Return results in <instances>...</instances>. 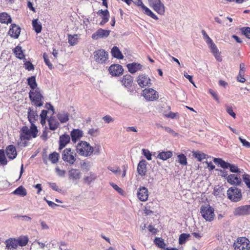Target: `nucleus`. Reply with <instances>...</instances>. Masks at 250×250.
Masks as SVG:
<instances>
[{
  "instance_id": "nucleus-62",
  "label": "nucleus",
  "mask_w": 250,
  "mask_h": 250,
  "mask_svg": "<svg viewBox=\"0 0 250 250\" xmlns=\"http://www.w3.org/2000/svg\"><path fill=\"white\" fill-rule=\"evenodd\" d=\"M246 71L245 65L244 63H241L240 64V70H239V75H244L245 72Z\"/></svg>"
},
{
  "instance_id": "nucleus-26",
  "label": "nucleus",
  "mask_w": 250,
  "mask_h": 250,
  "mask_svg": "<svg viewBox=\"0 0 250 250\" xmlns=\"http://www.w3.org/2000/svg\"><path fill=\"white\" fill-rule=\"evenodd\" d=\"M133 83L132 77L130 75H125L124 76L122 80V83L125 87L129 88L131 87Z\"/></svg>"
},
{
  "instance_id": "nucleus-32",
  "label": "nucleus",
  "mask_w": 250,
  "mask_h": 250,
  "mask_svg": "<svg viewBox=\"0 0 250 250\" xmlns=\"http://www.w3.org/2000/svg\"><path fill=\"white\" fill-rule=\"evenodd\" d=\"M111 53L113 57L118 59H123L124 56L119 49L117 46H114L111 51Z\"/></svg>"
},
{
  "instance_id": "nucleus-20",
  "label": "nucleus",
  "mask_w": 250,
  "mask_h": 250,
  "mask_svg": "<svg viewBox=\"0 0 250 250\" xmlns=\"http://www.w3.org/2000/svg\"><path fill=\"white\" fill-rule=\"evenodd\" d=\"M21 32V28L15 24H12L8 32L10 36L15 39L19 37Z\"/></svg>"
},
{
  "instance_id": "nucleus-51",
  "label": "nucleus",
  "mask_w": 250,
  "mask_h": 250,
  "mask_svg": "<svg viewBox=\"0 0 250 250\" xmlns=\"http://www.w3.org/2000/svg\"><path fill=\"white\" fill-rule=\"evenodd\" d=\"M208 45L210 51L212 54L216 53L219 51L217 46L213 42Z\"/></svg>"
},
{
  "instance_id": "nucleus-25",
  "label": "nucleus",
  "mask_w": 250,
  "mask_h": 250,
  "mask_svg": "<svg viewBox=\"0 0 250 250\" xmlns=\"http://www.w3.org/2000/svg\"><path fill=\"white\" fill-rule=\"evenodd\" d=\"M126 66L128 69V71L132 74H134L137 71L141 70L142 65L139 63L133 62L127 64Z\"/></svg>"
},
{
  "instance_id": "nucleus-10",
  "label": "nucleus",
  "mask_w": 250,
  "mask_h": 250,
  "mask_svg": "<svg viewBox=\"0 0 250 250\" xmlns=\"http://www.w3.org/2000/svg\"><path fill=\"white\" fill-rule=\"evenodd\" d=\"M94 60L99 63H104L108 58V53L104 49H99L93 53Z\"/></svg>"
},
{
  "instance_id": "nucleus-59",
  "label": "nucleus",
  "mask_w": 250,
  "mask_h": 250,
  "mask_svg": "<svg viewBox=\"0 0 250 250\" xmlns=\"http://www.w3.org/2000/svg\"><path fill=\"white\" fill-rule=\"evenodd\" d=\"M44 200H45L46 202V203L48 204V205L49 207H50L51 208H52L53 209H55L56 208V207H59V206H61L62 207H63V206H60L59 205L54 203V202H53L51 201H49V200H47L45 197L44 198Z\"/></svg>"
},
{
  "instance_id": "nucleus-30",
  "label": "nucleus",
  "mask_w": 250,
  "mask_h": 250,
  "mask_svg": "<svg viewBox=\"0 0 250 250\" xmlns=\"http://www.w3.org/2000/svg\"><path fill=\"white\" fill-rule=\"evenodd\" d=\"M11 22V18L7 13L3 12L0 14V22L8 24Z\"/></svg>"
},
{
  "instance_id": "nucleus-43",
  "label": "nucleus",
  "mask_w": 250,
  "mask_h": 250,
  "mask_svg": "<svg viewBox=\"0 0 250 250\" xmlns=\"http://www.w3.org/2000/svg\"><path fill=\"white\" fill-rule=\"evenodd\" d=\"M190 237L189 234L187 233H182L180 234L179 238V243L180 245H182L185 243L186 241L188 239V238Z\"/></svg>"
},
{
  "instance_id": "nucleus-49",
  "label": "nucleus",
  "mask_w": 250,
  "mask_h": 250,
  "mask_svg": "<svg viewBox=\"0 0 250 250\" xmlns=\"http://www.w3.org/2000/svg\"><path fill=\"white\" fill-rule=\"evenodd\" d=\"M77 35H74L73 36L69 35H68V42L71 45H74L77 44Z\"/></svg>"
},
{
  "instance_id": "nucleus-50",
  "label": "nucleus",
  "mask_w": 250,
  "mask_h": 250,
  "mask_svg": "<svg viewBox=\"0 0 250 250\" xmlns=\"http://www.w3.org/2000/svg\"><path fill=\"white\" fill-rule=\"evenodd\" d=\"M88 134L90 136L93 137H96L99 134V128H90L88 131Z\"/></svg>"
},
{
  "instance_id": "nucleus-58",
  "label": "nucleus",
  "mask_w": 250,
  "mask_h": 250,
  "mask_svg": "<svg viewBox=\"0 0 250 250\" xmlns=\"http://www.w3.org/2000/svg\"><path fill=\"white\" fill-rule=\"evenodd\" d=\"M142 151H143V155L146 157V158L147 159V160H151L152 155H151L150 152L148 150L146 149H143Z\"/></svg>"
},
{
  "instance_id": "nucleus-53",
  "label": "nucleus",
  "mask_w": 250,
  "mask_h": 250,
  "mask_svg": "<svg viewBox=\"0 0 250 250\" xmlns=\"http://www.w3.org/2000/svg\"><path fill=\"white\" fill-rule=\"evenodd\" d=\"M48 184L50 187L54 190L58 191L59 193H61L62 189L58 188V186L55 183L49 182Z\"/></svg>"
},
{
  "instance_id": "nucleus-24",
  "label": "nucleus",
  "mask_w": 250,
  "mask_h": 250,
  "mask_svg": "<svg viewBox=\"0 0 250 250\" xmlns=\"http://www.w3.org/2000/svg\"><path fill=\"white\" fill-rule=\"evenodd\" d=\"M227 182L232 185H239L241 182V178L235 174H230L227 177Z\"/></svg>"
},
{
  "instance_id": "nucleus-31",
  "label": "nucleus",
  "mask_w": 250,
  "mask_h": 250,
  "mask_svg": "<svg viewBox=\"0 0 250 250\" xmlns=\"http://www.w3.org/2000/svg\"><path fill=\"white\" fill-rule=\"evenodd\" d=\"M6 247L8 249H16L18 247L17 239H9L6 241Z\"/></svg>"
},
{
  "instance_id": "nucleus-64",
  "label": "nucleus",
  "mask_w": 250,
  "mask_h": 250,
  "mask_svg": "<svg viewBox=\"0 0 250 250\" xmlns=\"http://www.w3.org/2000/svg\"><path fill=\"white\" fill-rule=\"evenodd\" d=\"M103 119L105 123L108 124L111 122H113L114 121V119L109 115H106L104 116L103 118Z\"/></svg>"
},
{
  "instance_id": "nucleus-61",
  "label": "nucleus",
  "mask_w": 250,
  "mask_h": 250,
  "mask_svg": "<svg viewBox=\"0 0 250 250\" xmlns=\"http://www.w3.org/2000/svg\"><path fill=\"white\" fill-rule=\"evenodd\" d=\"M110 184L112 186V187L115 190H116L118 193H119L120 194L123 193V189L121 188H119L117 185H116L115 184H114L113 183H111Z\"/></svg>"
},
{
  "instance_id": "nucleus-13",
  "label": "nucleus",
  "mask_w": 250,
  "mask_h": 250,
  "mask_svg": "<svg viewBox=\"0 0 250 250\" xmlns=\"http://www.w3.org/2000/svg\"><path fill=\"white\" fill-rule=\"evenodd\" d=\"M110 32V30L99 28L95 33L92 34L91 38L94 40H97L99 39H105L109 36Z\"/></svg>"
},
{
  "instance_id": "nucleus-46",
  "label": "nucleus",
  "mask_w": 250,
  "mask_h": 250,
  "mask_svg": "<svg viewBox=\"0 0 250 250\" xmlns=\"http://www.w3.org/2000/svg\"><path fill=\"white\" fill-rule=\"evenodd\" d=\"M156 245H157L159 248L164 249L166 244L164 241V240L161 238H156L154 241Z\"/></svg>"
},
{
  "instance_id": "nucleus-41",
  "label": "nucleus",
  "mask_w": 250,
  "mask_h": 250,
  "mask_svg": "<svg viewBox=\"0 0 250 250\" xmlns=\"http://www.w3.org/2000/svg\"><path fill=\"white\" fill-rule=\"evenodd\" d=\"M7 164V160L5 157L4 150L0 149V165L5 166Z\"/></svg>"
},
{
  "instance_id": "nucleus-52",
  "label": "nucleus",
  "mask_w": 250,
  "mask_h": 250,
  "mask_svg": "<svg viewBox=\"0 0 250 250\" xmlns=\"http://www.w3.org/2000/svg\"><path fill=\"white\" fill-rule=\"evenodd\" d=\"M43 57L44 61L46 65H47L48 66V68L50 69H51V70L53 68V65L50 62L48 57V56L45 53H44L43 54Z\"/></svg>"
},
{
  "instance_id": "nucleus-40",
  "label": "nucleus",
  "mask_w": 250,
  "mask_h": 250,
  "mask_svg": "<svg viewBox=\"0 0 250 250\" xmlns=\"http://www.w3.org/2000/svg\"><path fill=\"white\" fill-rule=\"evenodd\" d=\"M17 240L18 245L21 247L25 246L28 242V238L27 236L20 237Z\"/></svg>"
},
{
  "instance_id": "nucleus-21",
  "label": "nucleus",
  "mask_w": 250,
  "mask_h": 250,
  "mask_svg": "<svg viewBox=\"0 0 250 250\" xmlns=\"http://www.w3.org/2000/svg\"><path fill=\"white\" fill-rule=\"evenodd\" d=\"M72 141L75 143L83 136V132L79 129H73L70 133Z\"/></svg>"
},
{
  "instance_id": "nucleus-48",
  "label": "nucleus",
  "mask_w": 250,
  "mask_h": 250,
  "mask_svg": "<svg viewBox=\"0 0 250 250\" xmlns=\"http://www.w3.org/2000/svg\"><path fill=\"white\" fill-rule=\"evenodd\" d=\"M24 65L25 68L28 71L33 70L34 69V66L30 61H26L25 58L23 59Z\"/></svg>"
},
{
  "instance_id": "nucleus-55",
  "label": "nucleus",
  "mask_w": 250,
  "mask_h": 250,
  "mask_svg": "<svg viewBox=\"0 0 250 250\" xmlns=\"http://www.w3.org/2000/svg\"><path fill=\"white\" fill-rule=\"evenodd\" d=\"M202 34L203 36L204 39L206 40V43L208 44L210 43H211L213 41L211 39V38L208 35L206 32L204 30H202L201 31Z\"/></svg>"
},
{
  "instance_id": "nucleus-4",
  "label": "nucleus",
  "mask_w": 250,
  "mask_h": 250,
  "mask_svg": "<svg viewBox=\"0 0 250 250\" xmlns=\"http://www.w3.org/2000/svg\"><path fill=\"white\" fill-rule=\"evenodd\" d=\"M76 153L70 148L64 149L62 153V159L69 165H73L76 160Z\"/></svg>"
},
{
  "instance_id": "nucleus-8",
  "label": "nucleus",
  "mask_w": 250,
  "mask_h": 250,
  "mask_svg": "<svg viewBox=\"0 0 250 250\" xmlns=\"http://www.w3.org/2000/svg\"><path fill=\"white\" fill-rule=\"evenodd\" d=\"M200 212L203 217L208 221H211L214 217V208L210 206H202L200 208Z\"/></svg>"
},
{
  "instance_id": "nucleus-56",
  "label": "nucleus",
  "mask_w": 250,
  "mask_h": 250,
  "mask_svg": "<svg viewBox=\"0 0 250 250\" xmlns=\"http://www.w3.org/2000/svg\"><path fill=\"white\" fill-rule=\"evenodd\" d=\"M224 188L220 187H216L214 188L213 194L216 196L221 197V193L223 191Z\"/></svg>"
},
{
  "instance_id": "nucleus-47",
  "label": "nucleus",
  "mask_w": 250,
  "mask_h": 250,
  "mask_svg": "<svg viewBox=\"0 0 250 250\" xmlns=\"http://www.w3.org/2000/svg\"><path fill=\"white\" fill-rule=\"evenodd\" d=\"M96 179V176L94 174L90 172V176H85L84 177V182L85 183H87L88 185L90 184L91 182L95 180Z\"/></svg>"
},
{
  "instance_id": "nucleus-18",
  "label": "nucleus",
  "mask_w": 250,
  "mask_h": 250,
  "mask_svg": "<svg viewBox=\"0 0 250 250\" xmlns=\"http://www.w3.org/2000/svg\"><path fill=\"white\" fill-rule=\"evenodd\" d=\"M70 141V137L69 135L64 134L59 137V149L61 150L64 148Z\"/></svg>"
},
{
  "instance_id": "nucleus-12",
  "label": "nucleus",
  "mask_w": 250,
  "mask_h": 250,
  "mask_svg": "<svg viewBox=\"0 0 250 250\" xmlns=\"http://www.w3.org/2000/svg\"><path fill=\"white\" fill-rule=\"evenodd\" d=\"M143 96L149 101H153L158 99V92L152 88L145 89L143 90Z\"/></svg>"
},
{
  "instance_id": "nucleus-2",
  "label": "nucleus",
  "mask_w": 250,
  "mask_h": 250,
  "mask_svg": "<svg viewBox=\"0 0 250 250\" xmlns=\"http://www.w3.org/2000/svg\"><path fill=\"white\" fill-rule=\"evenodd\" d=\"M29 97L32 104L34 106L40 107L43 105V96L39 88H37L34 90H30L29 92Z\"/></svg>"
},
{
  "instance_id": "nucleus-6",
  "label": "nucleus",
  "mask_w": 250,
  "mask_h": 250,
  "mask_svg": "<svg viewBox=\"0 0 250 250\" xmlns=\"http://www.w3.org/2000/svg\"><path fill=\"white\" fill-rule=\"evenodd\" d=\"M228 198L233 202L240 201L242 197L241 189L235 187H231L227 190Z\"/></svg>"
},
{
  "instance_id": "nucleus-36",
  "label": "nucleus",
  "mask_w": 250,
  "mask_h": 250,
  "mask_svg": "<svg viewBox=\"0 0 250 250\" xmlns=\"http://www.w3.org/2000/svg\"><path fill=\"white\" fill-rule=\"evenodd\" d=\"M142 9L144 11V13L150 17L152 19L157 20L158 19V17L154 14L148 7L146 6L144 4L141 6Z\"/></svg>"
},
{
  "instance_id": "nucleus-5",
  "label": "nucleus",
  "mask_w": 250,
  "mask_h": 250,
  "mask_svg": "<svg viewBox=\"0 0 250 250\" xmlns=\"http://www.w3.org/2000/svg\"><path fill=\"white\" fill-rule=\"evenodd\" d=\"M213 162L217 165H219L222 168L224 169L229 168L230 172L233 173L240 172L239 169L237 166L234 164H231L223 160L221 158H215L213 159Z\"/></svg>"
},
{
  "instance_id": "nucleus-34",
  "label": "nucleus",
  "mask_w": 250,
  "mask_h": 250,
  "mask_svg": "<svg viewBox=\"0 0 250 250\" xmlns=\"http://www.w3.org/2000/svg\"><path fill=\"white\" fill-rule=\"evenodd\" d=\"M12 193L15 195H19L21 197H24L26 195L27 191L26 189L23 187L21 186L17 188L12 192Z\"/></svg>"
},
{
  "instance_id": "nucleus-63",
  "label": "nucleus",
  "mask_w": 250,
  "mask_h": 250,
  "mask_svg": "<svg viewBox=\"0 0 250 250\" xmlns=\"http://www.w3.org/2000/svg\"><path fill=\"white\" fill-rule=\"evenodd\" d=\"M56 172L57 174L60 177H64L65 174V171L64 170L60 169L58 167L55 168Z\"/></svg>"
},
{
  "instance_id": "nucleus-29",
  "label": "nucleus",
  "mask_w": 250,
  "mask_h": 250,
  "mask_svg": "<svg viewBox=\"0 0 250 250\" xmlns=\"http://www.w3.org/2000/svg\"><path fill=\"white\" fill-rule=\"evenodd\" d=\"M172 156V152L171 151H162L157 155V158L165 161L171 158Z\"/></svg>"
},
{
  "instance_id": "nucleus-35",
  "label": "nucleus",
  "mask_w": 250,
  "mask_h": 250,
  "mask_svg": "<svg viewBox=\"0 0 250 250\" xmlns=\"http://www.w3.org/2000/svg\"><path fill=\"white\" fill-rule=\"evenodd\" d=\"M27 81L28 85L31 88V90H35L37 88H38L35 76H33L31 77H29Z\"/></svg>"
},
{
  "instance_id": "nucleus-22",
  "label": "nucleus",
  "mask_w": 250,
  "mask_h": 250,
  "mask_svg": "<svg viewBox=\"0 0 250 250\" xmlns=\"http://www.w3.org/2000/svg\"><path fill=\"white\" fill-rule=\"evenodd\" d=\"M28 119L31 125L34 124L35 121L38 119V115L36 111L32 110L31 107L28 108Z\"/></svg>"
},
{
  "instance_id": "nucleus-60",
  "label": "nucleus",
  "mask_w": 250,
  "mask_h": 250,
  "mask_svg": "<svg viewBox=\"0 0 250 250\" xmlns=\"http://www.w3.org/2000/svg\"><path fill=\"white\" fill-rule=\"evenodd\" d=\"M239 140H240V141L242 144V145L244 146L247 148L250 147V143L247 141L246 140L242 138L241 137H239Z\"/></svg>"
},
{
  "instance_id": "nucleus-3",
  "label": "nucleus",
  "mask_w": 250,
  "mask_h": 250,
  "mask_svg": "<svg viewBox=\"0 0 250 250\" xmlns=\"http://www.w3.org/2000/svg\"><path fill=\"white\" fill-rule=\"evenodd\" d=\"M77 152L81 156L88 157L91 155L94 151L93 147L85 141H81L76 146Z\"/></svg>"
},
{
  "instance_id": "nucleus-39",
  "label": "nucleus",
  "mask_w": 250,
  "mask_h": 250,
  "mask_svg": "<svg viewBox=\"0 0 250 250\" xmlns=\"http://www.w3.org/2000/svg\"><path fill=\"white\" fill-rule=\"evenodd\" d=\"M97 14L102 18V19H109L110 16L109 11L106 9L103 10L102 9L99 10L97 12Z\"/></svg>"
},
{
  "instance_id": "nucleus-19",
  "label": "nucleus",
  "mask_w": 250,
  "mask_h": 250,
  "mask_svg": "<svg viewBox=\"0 0 250 250\" xmlns=\"http://www.w3.org/2000/svg\"><path fill=\"white\" fill-rule=\"evenodd\" d=\"M81 177V172L79 169L71 168L68 170V178L73 181L79 180Z\"/></svg>"
},
{
  "instance_id": "nucleus-42",
  "label": "nucleus",
  "mask_w": 250,
  "mask_h": 250,
  "mask_svg": "<svg viewBox=\"0 0 250 250\" xmlns=\"http://www.w3.org/2000/svg\"><path fill=\"white\" fill-rule=\"evenodd\" d=\"M178 162L182 166L187 165V159L186 156L183 154H180L177 156Z\"/></svg>"
},
{
  "instance_id": "nucleus-23",
  "label": "nucleus",
  "mask_w": 250,
  "mask_h": 250,
  "mask_svg": "<svg viewBox=\"0 0 250 250\" xmlns=\"http://www.w3.org/2000/svg\"><path fill=\"white\" fill-rule=\"evenodd\" d=\"M6 153L8 158L11 160L15 159L17 156V151L13 145H9L6 147Z\"/></svg>"
},
{
  "instance_id": "nucleus-38",
  "label": "nucleus",
  "mask_w": 250,
  "mask_h": 250,
  "mask_svg": "<svg viewBox=\"0 0 250 250\" xmlns=\"http://www.w3.org/2000/svg\"><path fill=\"white\" fill-rule=\"evenodd\" d=\"M59 154L56 152H54L49 154L48 159L52 164H56L58 162Z\"/></svg>"
},
{
  "instance_id": "nucleus-54",
  "label": "nucleus",
  "mask_w": 250,
  "mask_h": 250,
  "mask_svg": "<svg viewBox=\"0 0 250 250\" xmlns=\"http://www.w3.org/2000/svg\"><path fill=\"white\" fill-rule=\"evenodd\" d=\"M227 112L233 118H236V114L233 112L232 107L229 106L228 105H225Z\"/></svg>"
},
{
  "instance_id": "nucleus-15",
  "label": "nucleus",
  "mask_w": 250,
  "mask_h": 250,
  "mask_svg": "<svg viewBox=\"0 0 250 250\" xmlns=\"http://www.w3.org/2000/svg\"><path fill=\"white\" fill-rule=\"evenodd\" d=\"M137 196L141 201L145 202L147 200L148 197L147 188L145 187H139L137 190Z\"/></svg>"
},
{
  "instance_id": "nucleus-37",
  "label": "nucleus",
  "mask_w": 250,
  "mask_h": 250,
  "mask_svg": "<svg viewBox=\"0 0 250 250\" xmlns=\"http://www.w3.org/2000/svg\"><path fill=\"white\" fill-rule=\"evenodd\" d=\"M32 26L37 33H39L42 29V26L38 19H34L32 21Z\"/></svg>"
},
{
  "instance_id": "nucleus-16",
  "label": "nucleus",
  "mask_w": 250,
  "mask_h": 250,
  "mask_svg": "<svg viewBox=\"0 0 250 250\" xmlns=\"http://www.w3.org/2000/svg\"><path fill=\"white\" fill-rule=\"evenodd\" d=\"M150 81L151 80L145 74L139 75L137 80L139 85L141 87L150 86L151 84Z\"/></svg>"
},
{
  "instance_id": "nucleus-45",
  "label": "nucleus",
  "mask_w": 250,
  "mask_h": 250,
  "mask_svg": "<svg viewBox=\"0 0 250 250\" xmlns=\"http://www.w3.org/2000/svg\"><path fill=\"white\" fill-rule=\"evenodd\" d=\"M193 156L199 162H201L203 160L206 158V155L203 153L195 152L193 153Z\"/></svg>"
},
{
  "instance_id": "nucleus-11",
  "label": "nucleus",
  "mask_w": 250,
  "mask_h": 250,
  "mask_svg": "<svg viewBox=\"0 0 250 250\" xmlns=\"http://www.w3.org/2000/svg\"><path fill=\"white\" fill-rule=\"evenodd\" d=\"M234 216H248L250 215V205L239 206L234 208L233 211Z\"/></svg>"
},
{
  "instance_id": "nucleus-57",
  "label": "nucleus",
  "mask_w": 250,
  "mask_h": 250,
  "mask_svg": "<svg viewBox=\"0 0 250 250\" xmlns=\"http://www.w3.org/2000/svg\"><path fill=\"white\" fill-rule=\"evenodd\" d=\"M243 178L247 186L250 189V175L245 174Z\"/></svg>"
},
{
  "instance_id": "nucleus-27",
  "label": "nucleus",
  "mask_w": 250,
  "mask_h": 250,
  "mask_svg": "<svg viewBox=\"0 0 250 250\" xmlns=\"http://www.w3.org/2000/svg\"><path fill=\"white\" fill-rule=\"evenodd\" d=\"M69 114L64 111L59 112L57 115L58 120L62 124L65 123L69 120Z\"/></svg>"
},
{
  "instance_id": "nucleus-28",
  "label": "nucleus",
  "mask_w": 250,
  "mask_h": 250,
  "mask_svg": "<svg viewBox=\"0 0 250 250\" xmlns=\"http://www.w3.org/2000/svg\"><path fill=\"white\" fill-rule=\"evenodd\" d=\"M49 129L51 130H55L59 125V123L54 117H50L48 120Z\"/></svg>"
},
{
  "instance_id": "nucleus-17",
  "label": "nucleus",
  "mask_w": 250,
  "mask_h": 250,
  "mask_svg": "<svg viewBox=\"0 0 250 250\" xmlns=\"http://www.w3.org/2000/svg\"><path fill=\"white\" fill-rule=\"evenodd\" d=\"M147 162L145 160H142L139 163L137 170L139 175L141 176H144L146 173V165Z\"/></svg>"
},
{
  "instance_id": "nucleus-7",
  "label": "nucleus",
  "mask_w": 250,
  "mask_h": 250,
  "mask_svg": "<svg viewBox=\"0 0 250 250\" xmlns=\"http://www.w3.org/2000/svg\"><path fill=\"white\" fill-rule=\"evenodd\" d=\"M233 246L235 250H250V241L246 237H239Z\"/></svg>"
},
{
  "instance_id": "nucleus-1",
  "label": "nucleus",
  "mask_w": 250,
  "mask_h": 250,
  "mask_svg": "<svg viewBox=\"0 0 250 250\" xmlns=\"http://www.w3.org/2000/svg\"><path fill=\"white\" fill-rule=\"evenodd\" d=\"M38 132L37 127L35 124L31 125L30 129L27 126H24L21 129V141L30 140L32 137L35 138L37 136Z\"/></svg>"
},
{
  "instance_id": "nucleus-44",
  "label": "nucleus",
  "mask_w": 250,
  "mask_h": 250,
  "mask_svg": "<svg viewBox=\"0 0 250 250\" xmlns=\"http://www.w3.org/2000/svg\"><path fill=\"white\" fill-rule=\"evenodd\" d=\"M240 31L245 35V36L250 39V27H243L240 29Z\"/></svg>"
},
{
  "instance_id": "nucleus-33",
  "label": "nucleus",
  "mask_w": 250,
  "mask_h": 250,
  "mask_svg": "<svg viewBox=\"0 0 250 250\" xmlns=\"http://www.w3.org/2000/svg\"><path fill=\"white\" fill-rule=\"evenodd\" d=\"M13 52L16 55V57L20 60H23L25 59L24 55L21 49V47L20 46H17L13 50Z\"/></svg>"
},
{
  "instance_id": "nucleus-9",
  "label": "nucleus",
  "mask_w": 250,
  "mask_h": 250,
  "mask_svg": "<svg viewBox=\"0 0 250 250\" xmlns=\"http://www.w3.org/2000/svg\"><path fill=\"white\" fill-rule=\"evenodd\" d=\"M149 6L158 14L163 15L165 13V6L161 0H148Z\"/></svg>"
},
{
  "instance_id": "nucleus-14",
  "label": "nucleus",
  "mask_w": 250,
  "mask_h": 250,
  "mask_svg": "<svg viewBox=\"0 0 250 250\" xmlns=\"http://www.w3.org/2000/svg\"><path fill=\"white\" fill-rule=\"evenodd\" d=\"M108 71L112 76H119L123 74L124 69L122 65L119 64H113L109 67Z\"/></svg>"
}]
</instances>
